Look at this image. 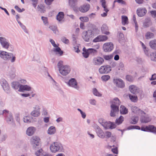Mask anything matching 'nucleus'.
Instances as JSON below:
<instances>
[{"instance_id": "f257e3e1", "label": "nucleus", "mask_w": 156, "mask_h": 156, "mask_svg": "<svg viewBox=\"0 0 156 156\" xmlns=\"http://www.w3.org/2000/svg\"><path fill=\"white\" fill-rule=\"evenodd\" d=\"M99 32L97 29H94L92 31L88 30L86 32H84L82 34V37L84 40L86 41H89L90 40L92 39L94 36Z\"/></svg>"}, {"instance_id": "f03ea898", "label": "nucleus", "mask_w": 156, "mask_h": 156, "mask_svg": "<svg viewBox=\"0 0 156 156\" xmlns=\"http://www.w3.org/2000/svg\"><path fill=\"white\" fill-rule=\"evenodd\" d=\"M132 110L133 113L141 115L142 117L140 119L141 122L146 123L151 121V119L149 118L144 116L145 114L144 112L140 110L136 107H133L132 108Z\"/></svg>"}, {"instance_id": "7ed1b4c3", "label": "nucleus", "mask_w": 156, "mask_h": 156, "mask_svg": "<svg viewBox=\"0 0 156 156\" xmlns=\"http://www.w3.org/2000/svg\"><path fill=\"white\" fill-rule=\"evenodd\" d=\"M120 104L118 98H115L114 99L113 103L111 106L112 110L110 115L111 116H114L115 113L119 112V108L118 105Z\"/></svg>"}, {"instance_id": "20e7f679", "label": "nucleus", "mask_w": 156, "mask_h": 156, "mask_svg": "<svg viewBox=\"0 0 156 156\" xmlns=\"http://www.w3.org/2000/svg\"><path fill=\"white\" fill-rule=\"evenodd\" d=\"M63 62L60 61L58 63V66L59 68L60 73L62 75H66L70 71V69L68 66H63Z\"/></svg>"}, {"instance_id": "39448f33", "label": "nucleus", "mask_w": 156, "mask_h": 156, "mask_svg": "<svg viewBox=\"0 0 156 156\" xmlns=\"http://www.w3.org/2000/svg\"><path fill=\"white\" fill-rule=\"evenodd\" d=\"M133 128L136 129H140V127L138 126H133ZM141 129L142 131H150L154 133H156V128L152 125L143 126L141 127Z\"/></svg>"}, {"instance_id": "423d86ee", "label": "nucleus", "mask_w": 156, "mask_h": 156, "mask_svg": "<svg viewBox=\"0 0 156 156\" xmlns=\"http://www.w3.org/2000/svg\"><path fill=\"white\" fill-rule=\"evenodd\" d=\"M12 86L14 88L17 89L19 88V91H23L24 90H30L31 88L29 86L27 85H20L18 83L15 82L12 83Z\"/></svg>"}, {"instance_id": "0eeeda50", "label": "nucleus", "mask_w": 156, "mask_h": 156, "mask_svg": "<svg viewBox=\"0 0 156 156\" xmlns=\"http://www.w3.org/2000/svg\"><path fill=\"white\" fill-rule=\"evenodd\" d=\"M50 149L51 151L54 153L59 151H62L63 149L62 145L57 142L52 144L50 146Z\"/></svg>"}, {"instance_id": "6e6552de", "label": "nucleus", "mask_w": 156, "mask_h": 156, "mask_svg": "<svg viewBox=\"0 0 156 156\" xmlns=\"http://www.w3.org/2000/svg\"><path fill=\"white\" fill-rule=\"evenodd\" d=\"M0 57L3 58L4 59H7L11 57H12V58L11 61L13 62L15 60V57L13 56V55L12 54H9L6 52L0 51Z\"/></svg>"}, {"instance_id": "1a4fd4ad", "label": "nucleus", "mask_w": 156, "mask_h": 156, "mask_svg": "<svg viewBox=\"0 0 156 156\" xmlns=\"http://www.w3.org/2000/svg\"><path fill=\"white\" fill-rule=\"evenodd\" d=\"M114 45L112 42L105 43L103 45V50L106 52L111 51L114 48Z\"/></svg>"}, {"instance_id": "9d476101", "label": "nucleus", "mask_w": 156, "mask_h": 156, "mask_svg": "<svg viewBox=\"0 0 156 156\" xmlns=\"http://www.w3.org/2000/svg\"><path fill=\"white\" fill-rule=\"evenodd\" d=\"M111 70V67L108 65L102 66L99 69V72L101 73H106Z\"/></svg>"}, {"instance_id": "9b49d317", "label": "nucleus", "mask_w": 156, "mask_h": 156, "mask_svg": "<svg viewBox=\"0 0 156 156\" xmlns=\"http://www.w3.org/2000/svg\"><path fill=\"white\" fill-rule=\"evenodd\" d=\"M108 39V37L106 35H99L94 39L93 41L94 42L104 41H106Z\"/></svg>"}, {"instance_id": "f8f14e48", "label": "nucleus", "mask_w": 156, "mask_h": 156, "mask_svg": "<svg viewBox=\"0 0 156 156\" xmlns=\"http://www.w3.org/2000/svg\"><path fill=\"white\" fill-rule=\"evenodd\" d=\"M103 126L107 129H113L116 127V125L114 123L110 122H105Z\"/></svg>"}, {"instance_id": "ddd939ff", "label": "nucleus", "mask_w": 156, "mask_h": 156, "mask_svg": "<svg viewBox=\"0 0 156 156\" xmlns=\"http://www.w3.org/2000/svg\"><path fill=\"white\" fill-rule=\"evenodd\" d=\"M100 1L102 2V6L104 8V11L105 12L101 14V16H102L105 17L107 16V12L109 11V10L107 8L105 0H100Z\"/></svg>"}, {"instance_id": "4468645a", "label": "nucleus", "mask_w": 156, "mask_h": 156, "mask_svg": "<svg viewBox=\"0 0 156 156\" xmlns=\"http://www.w3.org/2000/svg\"><path fill=\"white\" fill-rule=\"evenodd\" d=\"M50 42L52 44L53 46L55 48V51L56 52H58V53L60 55H62L63 54V51L61 50L60 48L58 47V46L55 44V41L52 40H50Z\"/></svg>"}, {"instance_id": "2eb2a0df", "label": "nucleus", "mask_w": 156, "mask_h": 156, "mask_svg": "<svg viewBox=\"0 0 156 156\" xmlns=\"http://www.w3.org/2000/svg\"><path fill=\"white\" fill-rule=\"evenodd\" d=\"M0 42L3 47L5 48H7L9 45L6 39L3 37H0Z\"/></svg>"}, {"instance_id": "dca6fc26", "label": "nucleus", "mask_w": 156, "mask_h": 156, "mask_svg": "<svg viewBox=\"0 0 156 156\" xmlns=\"http://www.w3.org/2000/svg\"><path fill=\"white\" fill-rule=\"evenodd\" d=\"M104 61L103 58L100 57H97L94 59L93 63L95 65H100L102 64Z\"/></svg>"}, {"instance_id": "f3484780", "label": "nucleus", "mask_w": 156, "mask_h": 156, "mask_svg": "<svg viewBox=\"0 0 156 156\" xmlns=\"http://www.w3.org/2000/svg\"><path fill=\"white\" fill-rule=\"evenodd\" d=\"M89 8L90 5L89 4L84 5L79 8V10L81 12H85L87 11Z\"/></svg>"}, {"instance_id": "a211bd4d", "label": "nucleus", "mask_w": 156, "mask_h": 156, "mask_svg": "<svg viewBox=\"0 0 156 156\" xmlns=\"http://www.w3.org/2000/svg\"><path fill=\"white\" fill-rule=\"evenodd\" d=\"M114 83L117 86L119 87H122L124 86V83L121 79H115Z\"/></svg>"}, {"instance_id": "6ab92c4d", "label": "nucleus", "mask_w": 156, "mask_h": 156, "mask_svg": "<svg viewBox=\"0 0 156 156\" xmlns=\"http://www.w3.org/2000/svg\"><path fill=\"white\" fill-rule=\"evenodd\" d=\"M147 12V10L145 8H139L137 10V14L140 16H144Z\"/></svg>"}, {"instance_id": "aec40b11", "label": "nucleus", "mask_w": 156, "mask_h": 156, "mask_svg": "<svg viewBox=\"0 0 156 156\" xmlns=\"http://www.w3.org/2000/svg\"><path fill=\"white\" fill-rule=\"evenodd\" d=\"M31 141L33 144H35L36 146H38L40 141V139L37 136H34L31 138Z\"/></svg>"}, {"instance_id": "412c9836", "label": "nucleus", "mask_w": 156, "mask_h": 156, "mask_svg": "<svg viewBox=\"0 0 156 156\" xmlns=\"http://www.w3.org/2000/svg\"><path fill=\"white\" fill-rule=\"evenodd\" d=\"M104 138H108L110 137H112L114 140L112 142L113 143H115V138L112 135L111 133L108 131H106L105 133Z\"/></svg>"}, {"instance_id": "4be33fe9", "label": "nucleus", "mask_w": 156, "mask_h": 156, "mask_svg": "<svg viewBox=\"0 0 156 156\" xmlns=\"http://www.w3.org/2000/svg\"><path fill=\"white\" fill-rule=\"evenodd\" d=\"M35 154L37 156H51L49 154L44 155L43 150L41 149L37 150L35 152Z\"/></svg>"}, {"instance_id": "5701e85b", "label": "nucleus", "mask_w": 156, "mask_h": 156, "mask_svg": "<svg viewBox=\"0 0 156 156\" xmlns=\"http://www.w3.org/2000/svg\"><path fill=\"white\" fill-rule=\"evenodd\" d=\"M68 84L70 86L74 87L76 88H77V83L74 79H72L70 80Z\"/></svg>"}, {"instance_id": "b1692460", "label": "nucleus", "mask_w": 156, "mask_h": 156, "mask_svg": "<svg viewBox=\"0 0 156 156\" xmlns=\"http://www.w3.org/2000/svg\"><path fill=\"white\" fill-rule=\"evenodd\" d=\"M39 109V107L37 106L35 108V110L32 112L31 115L34 117L38 116L40 115Z\"/></svg>"}, {"instance_id": "393cba45", "label": "nucleus", "mask_w": 156, "mask_h": 156, "mask_svg": "<svg viewBox=\"0 0 156 156\" xmlns=\"http://www.w3.org/2000/svg\"><path fill=\"white\" fill-rule=\"evenodd\" d=\"M35 130V128L33 127H30L28 128L27 130V134L29 136H31L34 133Z\"/></svg>"}, {"instance_id": "a878e982", "label": "nucleus", "mask_w": 156, "mask_h": 156, "mask_svg": "<svg viewBox=\"0 0 156 156\" xmlns=\"http://www.w3.org/2000/svg\"><path fill=\"white\" fill-rule=\"evenodd\" d=\"M101 30L102 32L106 34H109V32L108 31V27L105 24H104L102 25Z\"/></svg>"}, {"instance_id": "bb28decb", "label": "nucleus", "mask_w": 156, "mask_h": 156, "mask_svg": "<svg viewBox=\"0 0 156 156\" xmlns=\"http://www.w3.org/2000/svg\"><path fill=\"white\" fill-rule=\"evenodd\" d=\"M1 84L4 90H6L8 89V84L5 80H3V81H2L1 82Z\"/></svg>"}, {"instance_id": "cd10ccee", "label": "nucleus", "mask_w": 156, "mask_h": 156, "mask_svg": "<svg viewBox=\"0 0 156 156\" xmlns=\"http://www.w3.org/2000/svg\"><path fill=\"white\" fill-rule=\"evenodd\" d=\"M120 112L121 114H126L127 113V109L124 106L121 105L120 108Z\"/></svg>"}, {"instance_id": "c85d7f7f", "label": "nucleus", "mask_w": 156, "mask_h": 156, "mask_svg": "<svg viewBox=\"0 0 156 156\" xmlns=\"http://www.w3.org/2000/svg\"><path fill=\"white\" fill-rule=\"evenodd\" d=\"M122 25H125L128 23V20L127 16H122Z\"/></svg>"}, {"instance_id": "c756f323", "label": "nucleus", "mask_w": 156, "mask_h": 156, "mask_svg": "<svg viewBox=\"0 0 156 156\" xmlns=\"http://www.w3.org/2000/svg\"><path fill=\"white\" fill-rule=\"evenodd\" d=\"M3 114H5V113H7V117L6 118V120L7 121H11V120H12V115L10 114H9L8 113V112L6 110H5L3 111Z\"/></svg>"}, {"instance_id": "7c9ffc66", "label": "nucleus", "mask_w": 156, "mask_h": 156, "mask_svg": "<svg viewBox=\"0 0 156 156\" xmlns=\"http://www.w3.org/2000/svg\"><path fill=\"white\" fill-rule=\"evenodd\" d=\"M55 131L56 129L53 126H51L48 129V133L50 134H52L55 133Z\"/></svg>"}, {"instance_id": "2f4dec72", "label": "nucleus", "mask_w": 156, "mask_h": 156, "mask_svg": "<svg viewBox=\"0 0 156 156\" xmlns=\"http://www.w3.org/2000/svg\"><path fill=\"white\" fill-rule=\"evenodd\" d=\"M83 56L85 58H87L89 55L88 49L86 50L85 48H83Z\"/></svg>"}, {"instance_id": "473e14b6", "label": "nucleus", "mask_w": 156, "mask_h": 156, "mask_svg": "<svg viewBox=\"0 0 156 156\" xmlns=\"http://www.w3.org/2000/svg\"><path fill=\"white\" fill-rule=\"evenodd\" d=\"M130 91L133 93H135L136 92L137 90V87L134 85H131L129 88Z\"/></svg>"}, {"instance_id": "72a5a7b5", "label": "nucleus", "mask_w": 156, "mask_h": 156, "mask_svg": "<svg viewBox=\"0 0 156 156\" xmlns=\"http://www.w3.org/2000/svg\"><path fill=\"white\" fill-rule=\"evenodd\" d=\"M149 44L151 48L156 49V41L153 40L151 41L150 42Z\"/></svg>"}, {"instance_id": "f704fd0d", "label": "nucleus", "mask_w": 156, "mask_h": 156, "mask_svg": "<svg viewBox=\"0 0 156 156\" xmlns=\"http://www.w3.org/2000/svg\"><path fill=\"white\" fill-rule=\"evenodd\" d=\"M138 120V118L137 117H133L130 121V122L133 124H135L137 123Z\"/></svg>"}, {"instance_id": "c9c22d12", "label": "nucleus", "mask_w": 156, "mask_h": 156, "mask_svg": "<svg viewBox=\"0 0 156 156\" xmlns=\"http://www.w3.org/2000/svg\"><path fill=\"white\" fill-rule=\"evenodd\" d=\"M64 16L63 13L62 12H59L57 16V20L60 21L63 18Z\"/></svg>"}, {"instance_id": "e433bc0d", "label": "nucleus", "mask_w": 156, "mask_h": 156, "mask_svg": "<svg viewBox=\"0 0 156 156\" xmlns=\"http://www.w3.org/2000/svg\"><path fill=\"white\" fill-rule=\"evenodd\" d=\"M124 120L123 117L122 116H120V117L116 120V123L118 125L122 123Z\"/></svg>"}, {"instance_id": "4c0bfd02", "label": "nucleus", "mask_w": 156, "mask_h": 156, "mask_svg": "<svg viewBox=\"0 0 156 156\" xmlns=\"http://www.w3.org/2000/svg\"><path fill=\"white\" fill-rule=\"evenodd\" d=\"M129 97L130 100L133 102H136L137 100V97L135 96H133L131 95H129Z\"/></svg>"}, {"instance_id": "58836bf2", "label": "nucleus", "mask_w": 156, "mask_h": 156, "mask_svg": "<svg viewBox=\"0 0 156 156\" xmlns=\"http://www.w3.org/2000/svg\"><path fill=\"white\" fill-rule=\"evenodd\" d=\"M110 78V76L108 75H104L103 76L101 79L103 81H105L108 80Z\"/></svg>"}, {"instance_id": "ea45409f", "label": "nucleus", "mask_w": 156, "mask_h": 156, "mask_svg": "<svg viewBox=\"0 0 156 156\" xmlns=\"http://www.w3.org/2000/svg\"><path fill=\"white\" fill-rule=\"evenodd\" d=\"M97 133L99 137L102 138H104L105 133H104L102 130H100L99 132H98Z\"/></svg>"}, {"instance_id": "a19ab883", "label": "nucleus", "mask_w": 156, "mask_h": 156, "mask_svg": "<svg viewBox=\"0 0 156 156\" xmlns=\"http://www.w3.org/2000/svg\"><path fill=\"white\" fill-rule=\"evenodd\" d=\"M89 55L90 54L94 55L97 53V51L96 50L92 48H90L88 49Z\"/></svg>"}, {"instance_id": "79ce46f5", "label": "nucleus", "mask_w": 156, "mask_h": 156, "mask_svg": "<svg viewBox=\"0 0 156 156\" xmlns=\"http://www.w3.org/2000/svg\"><path fill=\"white\" fill-rule=\"evenodd\" d=\"M93 93L96 96H101V94L98 92L96 89L94 88L93 89Z\"/></svg>"}, {"instance_id": "37998d69", "label": "nucleus", "mask_w": 156, "mask_h": 156, "mask_svg": "<svg viewBox=\"0 0 156 156\" xmlns=\"http://www.w3.org/2000/svg\"><path fill=\"white\" fill-rule=\"evenodd\" d=\"M153 36V34L149 32H147L145 35L146 38L147 39L151 38Z\"/></svg>"}, {"instance_id": "c03bdc74", "label": "nucleus", "mask_w": 156, "mask_h": 156, "mask_svg": "<svg viewBox=\"0 0 156 156\" xmlns=\"http://www.w3.org/2000/svg\"><path fill=\"white\" fill-rule=\"evenodd\" d=\"M80 19L81 21L83 22H87L89 20L88 18L87 17H81Z\"/></svg>"}, {"instance_id": "a18cd8bd", "label": "nucleus", "mask_w": 156, "mask_h": 156, "mask_svg": "<svg viewBox=\"0 0 156 156\" xmlns=\"http://www.w3.org/2000/svg\"><path fill=\"white\" fill-rule=\"evenodd\" d=\"M23 120L24 122H30L31 121L30 120L29 117L28 116L25 117L23 118Z\"/></svg>"}, {"instance_id": "49530a36", "label": "nucleus", "mask_w": 156, "mask_h": 156, "mask_svg": "<svg viewBox=\"0 0 156 156\" xmlns=\"http://www.w3.org/2000/svg\"><path fill=\"white\" fill-rule=\"evenodd\" d=\"M112 57L113 56L112 55H106L104 56L105 59L107 60H110L112 59Z\"/></svg>"}, {"instance_id": "de8ad7c7", "label": "nucleus", "mask_w": 156, "mask_h": 156, "mask_svg": "<svg viewBox=\"0 0 156 156\" xmlns=\"http://www.w3.org/2000/svg\"><path fill=\"white\" fill-rule=\"evenodd\" d=\"M76 2V0H69V4L70 5L72 6L75 4Z\"/></svg>"}, {"instance_id": "09e8293b", "label": "nucleus", "mask_w": 156, "mask_h": 156, "mask_svg": "<svg viewBox=\"0 0 156 156\" xmlns=\"http://www.w3.org/2000/svg\"><path fill=\"white\" fill-rule=\"evenodd\" d=\"M151 60L153 61H156V54H154L153 53L152 55H151Z\"/></svg>"}, {"instance_id": "8fccbe9b", "label": "nucleus", "mask_w": 156, "mask_h": 156, "mask_svg": "<svg viewBox=\"0 0 156 156\" xmlns=\"http://www.w3.org/2000/svg\"><path fill=\"white\" fill-rule=\"evenodd\" d=\"M34 94H22V95L23 96L25 97H28V96H30L31 95L33 97H34Z\"/></svg>"}, {"instance_id": "3c124183", "label": "nucleus", "mask_w": 156, "mask_h": 156, "mask_svg": "<svg viewBox=\"0 0 156 156\" xmlns=\"http://www.w3.org/2000/svg\"><path fill=\"white\" fill-rule=\"evenodd\" d=\"M15 8L19 12H22L24 10V9H22V10L17 6H16L15 7Z\"/></svg>"}, {"instance_id": "603ef678", "label": "nucleus", "mask_w": 156, "mask_h": 156, "mask_svg": "<svg viewBox=\"0 0 156 156\" xmlns=\"http://www.w3.org/2000/svg\"><path fill=\"white\" fill-rule=\"evenodd\" d=\"M99 122L102 124V125L103 126V124L104 123H105V121L103 119L101 118L100 119H99Z\"/></svg>"}, {"instance_id": "864d4df0", "label": "nucleus", "mask_w": 156, "mask_h": 156, "mask_svg": "<svg viewBox=\"0 0 156 156\" xmlns=\"http://www.w3.org/2000/svg\"><path fill=\"white\" fill-rule=\"evenodd\" d=\"M53 1V0H45V2L47 5H49L51 4Z\"/></svg>"}, {"instance_id": "5fc2aeb1", "label": "nucleus", "mask_w": 156, "mask_h": 156, "mask_svg": "<svg viewBox=\"0 0 156 156\" xmlns=\"http://www.w3.org/2000/svg\"><path fill=\"white\" fill-rule=\"evenodd\" d=\"M151 13L152 16L154 17H156V11H151Z\"/></svg>"}, {"instance_id": "6e6d98bb", "label": "nucleus", "mask_w": 156, "mask_h": 156, "mask_svg": "<svg viewBox=\"0 0 156 156\" xmlns=\"http://www.w3.org/2000/svg\"><path fill=\"white\" fill-rule=\"evenodd\" d=\"M74 51L75 52L78 53L80 52V51L79 49V46H75L74 47Z\"/></svg>"}, {"instance_id": "4d7b16f0", "label": "nucleus", "mask_w": 156, "mask_h": 156, "mask_svg": "<svg viewBox=\"0 0 156 156\" xmlns=\"http://www.w3.org/2000/svg\"><path fill=\"white\" fill-rule=\"evenodd\" d=\"M78 110L81 113V114L82 115V117L83 118H85L86 117V115L84 113H83V112H82L80 109H78Z\"/></svg>"}, {"instance_id": "13d9d810", "label": "nucleus", "mask_w": 156, "mask_h": 156, "mask_svg": "<svg viewBox=\"0 0 156 156\" xmlns=\"http://www.w3.org/2000/svg\"><path fill=\"white\" fill-rule=\"evenodd\" d=\"M42 19L43 20L44 23V24H46L47 22V18L42 17Z\"/></svg>"}, {"instance_id": "bf43d9fd", "label": "nucleus", "mask_w": 156, "mask_h": 156, "mask_svg": "<svg viewBox=\"0 0 156 156\" xmlns=\"http://www.w3.org/2000/svg\"><path fill=\"white\" fill-rule=\"evenodd\" d=\"M112 151L113 153L115 154H118V150L116 148H115L114 149H112Z\"/></svg>"}, {"instance_id": "052dcab7", "label": "nucleus", "mask_w": 156, "mask_h": 156, "mask_svg": "<svg viewBox=\"0 0 156 156\" xmlns=\"http://www.w3.org/2000/svg\"><path fill=\"white\" fill-rule=\"evenodd\" d=\"M126 79L129 81H131L132 80L131 76L129 75L126 76Z\"/></svg>"}, {"instance_id": "680f3d73", "label": "nucleus", "mask_w": 156, "mask_h": 156, "mask_svg": "<svg viewBox=\"0 0 156 156\" xmlns=\"http://www.w3.org/2000/svg\"><path fill=\"white\" fill-rule=\"evenodd\" d=\"M62 41L66 44H67L69 42V40L68 39H66V38H63L62 39Z\"/></svg>"}, {"instance_id": "e2e57ef3", "label": "nucleus", "mask_w": 156, "mask_h": 156, "mask_svg": "<svg viewBox=\"0 0 156 156\" xmlns=\"http://www.w3.org/2000/svg\"><path fill=\"white\" fill-rule=\"evenodd\" d=\"M33 2V5L34 7L36 6L37 0H32Z\"/></svg>"}, {"instance_id": "0e129e2a", "label": "nucleus", "mask_w": 156, "mask_h": 156, "mask_svg": "<svg viewBox=\"0 0 156 156\" xmlns=\"http://www.w3.org/2000/svg\"><path fill=\"white\" fill-rule=\"evenodd\" d=\"M115 2H119V3H120L122 4H123L124 3V1H123L122 0H115Z\"/></svg>"}, {"instance_id": "69168bd1", "label": "nucleus", "mask_w": 156, "mask_h": 156, "mask_svg": "<svg viewBox=\"0 0 156 156\" xmlns=\"http://www.w3.org/2000/svg\"><path fill=\"white\" fill-rule=\"evenodd\" d=\"M156 79V74H154L152 75L151 80H155Z\"/></svg>"}, {"instance_id": "338daca9", "label": "nucleus", "mask_w": 156, "mask_h": 156, "mask_svg": "<svg viewBox=\"0 0 156 156\" xmlns=\"http://www.w3.org/2000/svg\"><path fill=\"white\" fill-rule=\"evenodd\" d=\"M119 56L118 55H116L114 57V59L116 60H119Z\"/></svg>"}, {"instance_id": "774afa93", "label": "nucleus", "mask_w": 156, "mask_h": 156, "mask_svg": "<svg viewBox=\"0 0 156 156\" xmlns=\"http://www.w3.org/2000/svg\"><path fill=\"white\" fill-rule=\"evenodd\" d=\"M44 121L46 122H47L49 121V118L48 117H46L44 118Z\"/></svg>"}]
</instances>
